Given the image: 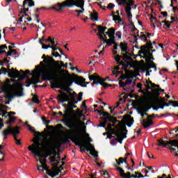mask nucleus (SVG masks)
I'll return each instance as SVG.
<instances>
[{"label":"nucleus","mask_w":178,"mask_h":178,"mask_svg":"<svg viewBox=\"0 0 178 178\" xmlns=\"http://www.w3.org/2000/svg\"><path fill=\"white\" fill-rule=\"evenodd\" d=\"M61 122H63L67 127L71 129L66 131L67 138H65V143H70L71 140L75 145H78L80 148H84L81 152H85V151L90 152V151H91L90 147L92 145L91 144L92 139L90 138L88 134H86V136H88V142L86 141L84 138L81 137V134L87 131L85 123L80 120L70 122H67V120H61Z\"/></svg>","instance_id":"1"},{"label":"nucleus","mask_w":178,"mask_h":178,"mask_svg":"<svg viewBox=\"0 0 178 178\" xmlns=\"http://www.w3.org/2000/svg\"><path fill=\"white\" fill-rule=\"evenodd\" d=\"M46 74L48 76L44 79L46 81H51V80L59 81L60 85L62 86H64L63 83L65 82L67 87H72L73 83L81 87H87L86 85L81 83L86 81V79L74 74H70L67 70H62L61 71H58L56 69H49L46 71Z\"/></svg>","instance_id":"2"},{"label":"nucleus","mask_w":178,"mask_h":178,"mask_svg":"<svg viewBox=\"0 0 178 178\" xmlns=\"http://www.w3.org/2000/svg\"><path fill=\"white\" fill-rule=\"evenodd\" d=\"M72 6H76L81 10H75L76 13H84V0H66L63 3H58L53 6L54 10L61 12L64 8H72Z\"/></svg>","instance_id":"3"},{"label":"nucleus","mask_w":178,"mask_h":178,"mask_svg":"<svg viewBox=\"0 0 178 178\" xmlns=\"http://www.w3.org/2000/svg\"><path fill=\"white\" fill-rule=\"evenodd\" d=\"M44 62H51V65L53 66V67H47L44 70L43 73L41 75V77H42L44 80L48 77L47 70H49V69H55L56 70H58V72H60L59 70H61L62 67H65L67 69L68 65L67 63L65 64L63 61L55 60L52 57H48V59L44 60Z\"/></svg>","instance_id":"4"},{"label":"nucleus","mask_w":178,"mask_h":178,"mask_svg":"<svg viewBox=\"0 0 178 178\" xmlns=\"http://www.w3.org/2000/svg\"><path fill=\"white\" fill-rule=\"evenodd\" d=\"M118 126H120V127L117 128L116 130V141L120 144H122L123 140L127 137V136H126L127 134V128L126 127V125L122 124H118Z\"/></svg>","instance_id":"5"},{"label":"nucleus","mask_w":178,"mask_h":178,"mask_svg":"<svg viewBox=\"0 0 178 178\" xmlns=\"http://www.w3.org/2000/svg\"><path fill=\"white\" fill-rule=\"evenodd\" d=\"M3 94L6 95V98L8 99V101H12L15 97H23L24 95V93L23 92V88H20V90L19 91L18 93H15L14 95H10L9 92H8V90L5 87H1L0 90V94Z\"/></svg>","instance_id":"6"},{"label":"nucleus","mask_w":178,"mask_h":178,"mask_svg":"<svg viewBox=\"0 0 178 178\" xmlns=\"http://www.w3.org/2000/svg\"><path fill=\"white\" fill-rule=\"evenodd\" d=\"M151 102H152V99L147 98V100L145 102L144 104L140 106V107H136V111L138 113H141V112H145L147 113L152 108L151 105Z\"/></svg>","instance_id":"7"},{"label":"nucleus","mask_w":178,"mask_h":178,"mask_svg":"<svg viewBox=\"0 0 178 178\" xmlns=\"http://www.w3.org/2000/svg\"><path fill=\"white\" fill-rule=\"evenodd\" d=\"M129 3L124 6V8H125V13H127V17H128L129 22H130L131 20V18L133 17V14H131V7L136 3L135 1L129 0Z\"/></svg>","instance_id":"8"},{"label":"nucleus","mask_w":178,"mask_h":178,"mask_svg":"<svg viewBox=\"0 0 178 178\" xmlns=\"http://www.w3.org/2000/svg\"><path fill=\"white\" fill-rule=\"evenodd\" d=\"M51 88H60V90H63V91H65L66 92H70V91H73V89L70 88H67L65 86V85H60V82L59 81H54V83L51 85Z\"/></svg>","instance_id":"9"},{"label":"nucleus","mask_w":178,"mask_h":178,"mask_svg":"<svg viewBox=\"0 0 178 178\" xmlns=\"http://www.w3.org/2000/svg\"><path fill=\"white\" fill-rule=\"evenodd\" d=\"M58 92L60 95H58V97L62 104L64 102H69V101H70V97H69V95H67L66 92H62L61 90H59Z\"/></svg>","instance_id":"10"},{"label":"nucleus","mask_w":178,"mask_h":178,"mask_svg":"<svg viewBox=\"0 0 178 178\" xmlns=\"http://www.w3.org/2000/svg\"><path fill=\"white\" fill-rule=\"evenodd\" d=\"M115 168H116L117 170L120 171V176L122 178H132L131 173L130 172H124L123 168L118 167V165L114 164Z\"/></svg>","instance_id":"11"},{"label":"nucleus","mask_w":178,"mask_h":178,"mask_svg":"<svg viewBox=\"0 0 178 178\" xmlns=\"http://www.w3.org/2000/svg\"><path fill=\"white\" fill-rule=\"evenodd\" d=\"M89 80L90 81H93L92 83V86H94L95 84H101V76H99L97 73L89 76Z\"/></svg>","instance_id":"12"},{"label":"nucleus","mask_w":178,"mask_h":178,"mask_svg":"<svg viewBox=\"0 0 178 178\" xmlns=\"http://www.w3.org/2000/svg\"><path fill=\"white\" fill-rule=\"evenodd\" d=\"M20 134V127L17 126L15 127V131H14V140L17 144V145H22V141L19 139H17V135Z\"/></svg>","instance_id":"13"},{"label":"nucleus","mask_w":178,"mask_h":178,"mask_svg":"<svg viewBox=\"0 0 178 178\" xmlns=\"http://www.w3.org/2000/svg\"><path fill=\"white\" fill-rule=\"evenodd\" d=\"M29 151H31V152L33 153L35 156H38V158H43L44 154H42L41 152L37 149V147L34 148V145H31L28 147Z\"/></svg>","instance_id":"14"},{"label":"nucleus","mask_w":178,"mask_h":178,"mask_svg":"<svg viewBox=\"0 0 178 178\" xmlns=\"http://www.w3.org/2000/svg\"><path fill=\"white\" fill-rule=\"evenodd\" d=\"M6 120L5 123L6 124H8V127H11L12 123H15L16 122V117L10 115V114H7L6 116Z\"/></svg>","instance_id":"15"},{"label":"nucleus","mask_w":178,"mask_h":178,"mask_svg":"<svg viewBox=\"0 0 178 178\" xmlns=\"http://www.w3.org/2000/svg\"><path fill=\"white\" fill-rule=\"evenodd\" d=\"M9 134H13V136L15 134V128H13L12 127H8L7 129L3 131L4 140L8 138V136H9Z\"/></svg>","instance_id":"16"},{"label":"nucleus","mask_w":178,"mask_h":178,"mask_svg":"<svg viewBox=\"0 0 178 178\" xmlns=\"http://www.w3.org/2000/svg\"><path fill=\"white\" fill-rule=\"evenodd\" d=\"M102 120H104L105 122H109L110 123H113V124L118 123H120V121L118 120V118L113 117L112 115H110V116L105 117V118H102Z\"/></svg>","instance_id":"17"},{"label":"nucleus","mask_w":178,"mask_h":178,"mask_svg":"<svg viewBox=\"0 0 178 178\" xmlns=\"http://www.w3.org/2000/svg\"><path fill=\"white\" fill-rule=\"evenodd\" d=\"M104 42L106 43L107 47H111L113 44H114L113 49L115 51H116V49H118V47H119V44L116 43V41L114 39L105 40Z\"/></svg>","instance_id":"18"},{"label":"nucleus","mask_w":178,"mask_h":178,"mask_svg":"<svg viewBox=\"0 0 178 178\" xmlns=\"http://www.w3.org/2000/svg\"><path fill=\"white\" fill-rule=\"evenodd\" d=\"M45 147H46V148H47V152L43 155V158H44V159L48 158L49 156H51V155H53L52 151H51V147H49V142H48V140H47V138H46ZM39 158H42V157H39Z\"/></svg>","instance_id":"19"},{"label":"nucleus","mask_w":178,"mask_h":178,"mask_svg":"<svg viewBox=\"0 0 178 178\" xmlns=\"http://www.w3.org/2000/svg\"><path fill=\"white\" fill-rule=\"evenodd\" d=\"M65 140H66V139H65L63 141V143L57 142L56 144H52L51 145L49 144V148H55V149H56L57 151H60L62 144H65V143H70V142H65Z\"/></svg>","instance_id":"20"},{"label":"nucleus","mask_w":178,"mask_h":178,"mask_svg":"<svg viewBox=\"0 0 178 178\" xmlns=\"http://www.w3.org/2000/svg\"><path fill=\"white\" fill-rule=\"evenodd\" d=\"M50 48L51 49H53V52L51 53V55L52 56H55V58H60V59H61L62 58V56L60 54H59V53H58V51H58V49H59L58 47H56V46H50Z\"/></svg>","instance_id":"21"},{"label":"nucleus","mask_w":178,"mask_h":178,"mask_svg":"<svg viewBox=\"0 0 178 178\" xmlns=\"http://www.w3.org/2000/svg\"><path fill=\"white\" fill-rule=\"evenodd\" d=\"M115 162L117 163V166H120L121 163H125V165H129V163H127V157H120L118 159H115Z\"/></svg>","instance_id":"22"},{"label":"nucleus","mask_w":178,"mask_h":178,"mask_svg":"<svg viewBox=\"0 0 178 178\" xmlns=\"http://www.w3.org/2000/svg\"><path fill=\"white\" fill-rule=\"evenodd\" d=\"M142 124H143L144 129H147V128L149 127L150 126H152V124H154V121H152V120H148V122H147L145 120V119H143Z\"/></svg>","instance_id":"23"},{"label":"nucleus","mask_w":178,"mask_h":178,"mask_svg":"<svg viewBox=\"0 0 178 178\" xmlns=\"http://www.w3.org/2000/svg\"><path fill=\"white\" fill-rule=\"evenodd\" d=\"M88 13L90 15V19L92 20V22H98V13L95 12L92 13L91 11H88Z\"/></svg>","instance_id":"24"},{"label":"nucleus","mask_w":178,"mask_h":178,"mask_svg":"<svg viewBox=\"0 0 178 178\" xmlns=\"http://www.w3.org/2000/svg\"><path fill=\"white\" fill-rule=\"evenodd\" d=\"M122 59L124 62H129L128 60H133L131 54L127 51L125 54H122Z\"/></svg>","instance_id":"25"},{"label":"nucleus","mask_w":178,"mask_h":178,"mask_svg":"<svg viewBox=\"0 0 178 178\" xmlns=\"http://www.w3.org/2000/svg\"><path fill=\"white\" fill-rule=\"evenodd\" d=\"M116 31V29L114 28H110L108 29V37L110 40H115V33Z\"/></svg>","instance_id":"26"},{"label":"nucleus","mask_w":178,"mask_h":178,"mask_svg":"<svg viewBox=\"0 0 178 178\" xmlns=\"http://www.w3.org/2000/svg\"><path fill=\"white\" fill-rule=\"evenodd\" d=\"M48 58H51V56H46L45 54H43L42 56V59H44L43 60V62L44 63H47L49 67H47L44 68V70L45 69H47V67H54V65H51V64L52 63V62L51 61H47V63L44 62L45 60L48 59Z\"/></svg>","instance_id":"27"},{"label":"nucleus","mask_w":178,"mask_h":178,"mask_svg":"<svg viewBox=\"0 0 178 178\" xmlns=\"http://www.w3.org/2000/svg\"><path fill=\"white\" fill-rule=\"evenodd\" d=\"M8 76L10 79H17L20 77V72H17V74H13V72H9L7 71Z\"/></svg>","instance_id":"28"},{"label":"nucleus","mask_w":178,"mask_h":178,"mask_svg":"<svg viewBox=\"0 0 178 178\" xmlns=\"http://www.w3.org/2000/svg\"><path fill=\"white\" fill-rule=\"evenodd\" d=\"M81 99H83V92L79 93L78 101H76V99L72 100L71 102H70V104H73L74 105H76V104H78V102H80Z\"/></svg>","instance_id":"29"},{"label":"nucleus","mask_w":178,"mask_h":178,"mask_svg":"<svg viewBox=\"0 0 178 178\" xmlns=\"http://www.w3.org/2000/svg\"><path fill=\"white\" fill-rule=\"evenodd\" d=\"M28 127H29L30 131L35 133V137H38L39 139L41 138V133H40V131H35V129H33V127L31 125H28Z\"/></svg>","instance_id":"30"},{"label":"nucleus","mask_w":178,"mask_h":178,"mask_svg":"<svg viewBox=\"0 0 178 178\" xmlns=\"http://www.w3.org/2000/svg\"><path fill=\"white\" fill-rule=\"evenodd\" d=\"M120 48L122 52H127V43L120 42Z\"/></svg>","instance_id":"31"},{"label":"nucleus","mask_w":178,"mask_h":178,"mask_svg":"<svg viewBox=\"0 0 178 178\" xmlns=\"http://www.w3.org/2000/svg\"><path fill=\"white\" fill-rule=\"evenodd\" d=\"M50 151H51L52 152V154L54 156H59V155H60V150H57L56 152V149H55V148L54 147H50Z\"/></svg>","instance_id":"32"},{"label":"nucleus","mask_w":178,"mask_h":178,"mask_svg":"<svg viewBox=\"0 0 178 178\" xmlns=\"http://www.w3.org/2000/svg\"><path fill=\"white\" fill-rule=\"evenodd\" d=\"M70 98L69 102H71L72 101H74L76 99V97H77V93L76 92H73L72 93H70V95H68Z\"/></svg>","instance_id":"33"},{"label":"nucleus","mask_w":178,"mask_h":178,"mask_svg":"<svg viewBox=\"0 0 178 178\" xmlns=\"http://www.w3.org/2000/svg\"><path fill=\"white\" fill-rule=\"evenodd\" d=\"M19 73H22V74H19V77L18 78L19 81H23V79H26V77H27V75H26V74L24 73V71H23V70H20Z\"/></svg>","instance_id":"34"},{"label":"nucleus","mask_w":178,"mask_h":178,"mask_svg":"<svg viewBox=\"0 0 178 178\" xmlns=\"http://www.w3.org/2000/svg\"><path fill=\"white\" fill-rule=\"evenodd\" d=\"M39 162L40 163H42V165H40V168H42L44 170H46V172L49 170L48 165H47L45 163H42V159H39Z\"/></svg>","instance_id":"35"},{"label":"nucleus","mask_w":178,"mask_h":178,"mask_svg":"<svg viewBox=\"0 0 178 178\" xmlns=\"http://www.w3.org/2000/svg\"><path fill=\"white\" fill-rule=\"evenodd\" d=\"M98 31L99 33H97V35L99 36V40L105 42V38H104V34H105V32H102L99 29H98Z\"/></svg>","instance_id":"36"},{"label":"nucleus","mask_w":178,"mask_h":178,"mask_svg":"<svg viewBox=\"0 0 178 178\" xmlns=\"http://www.w3.org/2000/svg\"><path fill=\"white\" fill-rule=\"evenodd\" d=\"M122 56L119 54H118L117 56H115V60L117 62V64L119 65V66L120 65V63H122V59H121Z\"/></svg>","instance_id":"37"},{"label":"nucleus","mask_w":178,"mask_h":178,"mask_svg":"<svg viewBox=\"0 0 178 178\" xmlns=\"http://www.w3.org/2000/svg\"><path fill=\"white\" fill-rule=\"evenodd\" d=\"M33 99L32 101L34 104H40V99H38V96L37 95L32 94Z\"/></svg>","instance_id":"38"},{"label":"nucleus","mask_w":178,"mask_h":178,"mask_svg":"<svg viewBox=\"0 0 178 178\" xmlns=\"http://www.w3.org/2000/svg\"><path fill=\"white\" fill-rule=\"evenodd\" d=\"M39 44H42V49H48V48H51V45L44 44V42H41V40H39Z\"/></svg>","instance_id":"39"},{"label":"nucleus","mask_w":178,"mask_h":178,"mask_svg":"<svg viewBox=\"0 0 178 178\" xmlns=\"http://www.w3.org/2000/svg\"><path fill=\"white\" fill-rule=\"evenodd\" d=\"M38 83H41V81H40V79H36V78H31V84H38Z\"/></svg>","instance_id":"40"},{"label":"nucleus","mask_w":178,"mask_h":178,"mask_svg":"<svg viewBox=\"0 0 178 178\" xmlns=\"http://www.w3.org/2000/svg\"><path fill=\"white\" fill-rule=\"evenodd\" d=\"M124 119H129V123H132V124H134V118H133V117L129 115H125L123 116Z\"/></svg>","instance_id":"41"},{"label":"nucleus","mask_w":178,"mask_h":178,"mask_svg":"<svg viewBox=\"0 0 178 178\" xmlns=\"http://www.w3.org/2000/svg\"><path fill=\"white\" fill-rule=\"evenodd\" d=\"M113 22H119V23L122 22V18L120 17V15H113Z\"/></svg>","instance_id":"42"},{"label":"nucleus","mask_w":178,"mask_h":178,"mask_svg":"<svg viewBox=\"0 0 178 178\" xmlns=\"http://www.w3.org/2000/svg\"><path fill=\"white\" fill-rule=\"evenodd\" d=\"M124 62H121V63H120V66H123L125 69H127V67H129V65H130V63L129 61H125Z\"/></svg>","instance_id":"43"},{"label":"nucleus","mask_w":178,"mask_h":178,"mask_svg":"<svg viewBox=\"0 0 178 178\" xmlns=\"http://www.w3.org/2000/svg\"><path fill=\"white\" fill-rule=\"evenodd\" d=\"M116 137V131H112L111 134H107V138H109V140H111V138H113Z\"/></svg>","instance_id":"44"},{"label":"nucleus","mask_w":178,"mask_h":178,"mask_svg":"<svg viewBox=\"0 0 178 178\" xmlns=\"http://www.w3.org/2000/svg\"><path fill=\"white\" fill-rule=\"evenodd\" d=\"M100 86H102L104 88H106V87H112V84L106 83L105 82H100Z\"/></svg>","instance_id":"45"},{"label":"nucleus","mask_w":178,"mask_h":178,"mask_svg":"<svg viewBox=\"0 0 178 178\" xmlns=\"http://www.w3.org/2000/svg\"><path fill=\"white\" fill-rule=\"evenodd\" d=\"M113 126H115V124H108L107 127L105 128L106 131H112V127H113Z\"/></svg>","instance_id":"46"},{"label":"nucleus","mask_w":178,"mask_h":178,"mask_svg":"<svg viewBox=\"0 0 178 178\" xmlns=\"http://www.w3.org/2000/svg\"><path fill=\"white\" fill-rule=\"evenodd\" d=\"M8 73V70L5 67H2L0 70V74H6Z\"/></svg>","instance_id":"47"},{"label":"nucleus","mask_w":178,"mask_h":178,"mask_svg":"<svg viewBox=\"0 0 178 178\" xmlns=\"http://www.w3.org/2000/svg\"><path fill=\"white\" fill-rule=\"evenodd\" d=\"M149 63L152 65H150V69H154V72H156V65H155V63H154V61L150 60Z\"/></svg>","instance_id":"48"},{"label":"nucleus","mask_w":178,"mask_h":178,"mask_svg":"<svg viewBox=\"0 0 178 178\" xmlns=\"http://www.w3.org/2000/svg\"><path fill=\"white\" fill-rule=\"evenodd\" d=\"M103 120V122L100 123L99 125H98V127H106V124H107V122L105 121V120Z\"/></svg>","instance_id":"49"},{"label":"nucleus","mask_w":178,"mask_h":178,"mask_svg":"<svg viewBox=\"0 0 178 178\" xmlns=\"http://www.w3.org/2000/svg\"><path fill=\"white\" fill-rule=\"evenodd\" d=\"M111 114H109V113L108 112H102L99 114V116H104L103 118H108V116H110Z\"/></svg>","instance_id":"50"},{"label":"nucleus","mask_w":178,"mask_h":178,"mask_svg":"<svg viewBox=\"0 0 178 178\" xmlns=\"http://www.w3.org/2000/svg\"><path fill=\"white\" fill-rule=\"evenodd\" d=\"M119 86L120 87V88H124V87H126V83L122 81H119Z\"/></svg>","instance_id":"51"},{"label":"nucleus","mask_w":178,"mask_h":178,"mask_svg":"<svg viewBox=\"0 0 178 178\" xmlns=\"http://www.w3.org/2000/svg\"><path fill=\"white\" fill-rule=\"evenodd\" d=\"M131 178H144L143 175H140V176H137V175H131Z\"/></svg>","instance_id":"52"},{"label":"nucleus","mask_w":178,"mask_h":178,"mask_svg":"<svg viewBox=\"0 0 178 178\" xmlns=\"http://www.w3.org/2000/svg\"><path fill=\"white\" fill-rule=\"evenodd\" d=\"M147 48H149L151 50L154 49V47L152 46V42L149 41L147 42Z\"/></svg>","instance_id":"53"},{"label":"nucleus","mask_w":178,"mask_h":178,"mask_svg":"<svg viewBox=\"0 0 178 178\" xmlns=\"http://www.w3.org/2000/svg\"><path fill=\"white\" fill-rule=\"evenodd\" d=\"M111 81V80H109V76H107L106 78H101L100 77V83H105V81Z\"/></svg>","instance_id":"54"},{"label":"nucleus","mask_w":178,"mask_h":178,"mask_svg":"<svg viewBox=\"0 0 178 178\" xmlns=\"http://www.w3.org/2000/svg\"><path fill=\"white\" fill-rule=\"evenodd\" d=\"M57 115H60V116H63V118H64V119H67V115L63 114V113H62V111H59L58 113H57Z\"/></svg>","instance_id":"55"},{"label":"nucleus","mask_w":178,"mask_h":178,"mask_svg":"<svg viewBox=\"0 0 178 178\" xmlns=\"http://www.w3.org/2000/svg\"><path fill=\"white\" fill-rule=\"evenodd\" d=\"M148 48V44H145L143 45L142 47H140V49H142L143 51H145V52H147V49Z\"/></svg>","instance_id":"56"},{"label":"nucleus","mask_w":178,"mask_h":178,"mask_svg":"<svg viewBox=\"0 0 178 178\" xmlns=\"http://www.w3.org/2000/svg\"><path fill=\"white\" fill-rule=\"evenodd\" d=\"M25 74H26V76H27V74H30L31 76H35V73H31L30 72V70H26V71H25Z\"/></svg>","instance_id":"57"},{"label":"nucleus","mask_w":178,"mask_h":178,"mask_svg":"<svg viewBox=\"0 0 178 178\" xmlns=\"http://www.w3.org/2000/svg\"><path fill=\"white\" fill-rule=\"evenodd\" d=\"M10 73H13V74H17V72H19V71H17V70H15V68H11V70H10V71H8Z\"/></svg>","instance_id":"58"},{"label":"nucleus","mask_w":178,"mask_h":178,"mask_svg":"<svg viewBox=\"0 0 178 178\" xmlns=\"http://www.w3.org/2000/svg\"><path fill=\"white\" fill-rule=\"evenodd\" d=\"M107 8L108 9H113V8H115V4L110 3H108Z\"/></svg>","instance_id":"59"},{"label":"nucleus","mask_w":178,"mask_h":178,"mask_svg":"<svg viewBox=\"0 0 178 178\" xmlns=\"http://www.w3.org/2000/svg\"><path fill=\"white\" fill-rule=\"evenodd\" d=\"M131 83H133V80L132 79H128L125 81V84L126 86H130V84H131Z\"/></svg>","instance_id":"60"},{"label":"nucleus","mask_w":178,"mask_h":178,"mask_svg":"<svg viewBox=\"0 0 178 178\" xmlns=\"http://www.w3.org/2000/svg\"><path fill=\"white\" fill-rule=\"evenodd\" d=\"M50 162L54 163V162H58V160L55 158V156H52L49 158Z\"/></svg>","instance_id":"61"},{"label":"nucleus","mask_w":178,"mask_h":178,"mask_svg":"<svg viewBox=\"0 0 178 178\" xmlns=\"http://www.w3.org/2000/svg\"><path fill=\"white\" fill-rule=\"evenodd\" d=\"M35 6V3H34V1H33V0L31 1V2H29V3L28 4V6L29 8H31L33 6Z\"/></svg>","instance_id":"62"},{"label":"nucleus","mask_w":178,"mask_h":178,"mask_svg":"<svg viewBox=\"0 0 178 178\" xmlns=\"http://www.w3.org/2000/svg\"><path fill=\"white\" fill-rule=\"evenodd\" d=\"M144 69H145V70H146V72H148L151 69V65H145Z\"/></svg>","instance_id":"63"},{"label":"nucleus","mask_w":178,"mask_h":178,"mask_svg":"<svg viewBox=\"0 0 178 178\" xmlns=\"http://www.w3.org/2000/svg\"><path fill=\"white\" fill-rule=\"evenodd\" d=\"M8 112H5V113H0V116H2V118H3V120H5L6 118V115H7Z\"/></svg>","instance_id":"64"}]
</instances>
